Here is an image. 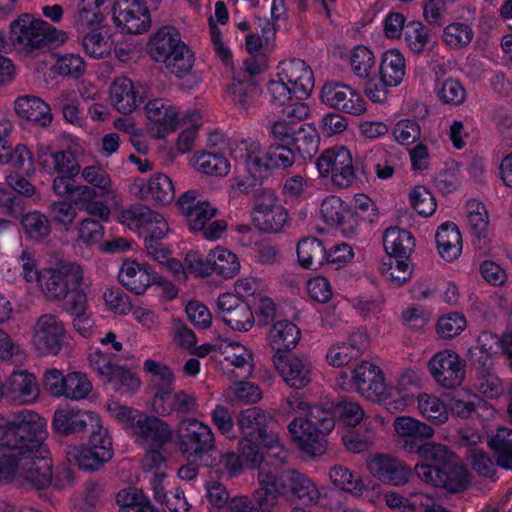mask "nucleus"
I'll return each instance as SVG.
<instances>
[{"label": "nucleus", "instance_id": "nucleus-2", "mask_svg": "<svg viewBox=\"0 0 512 512\" xmlns=\"http://www.w3.org/2000/svg\"><path fill=\"white\" fill-rule=\"evenodd\" d=\"M235 160H242L251 173H267L269 169H287L296 162V155L287 144L272 143L266 152L258 140L247 139L234 142L229 147Z\"/></svg>", "mask_w": 512, "mask_h": 512}, {"label": "nucleus", "instance_id": "nucleus-45", "mask_svg": "<svg viewBox=\"0 0 512 512\" xmlns=\"http://www.w3.org/2000/svg\"><path fill=\"white\" fill-rule=\"evenodd\" d=\"M21 226L26 237L36 243L44 242L52 232V225L48 216L36 210L22 216Z\"/></svg>", "mask_w": 512, "mask_h": 512}, {"label": "nucleus", "instance_id": "nucleus-12", "mask_svg": "<svg viewBox=\"0 0 512 512\" xmlns=\"http://www.w3.org/2000/svg\"><path fill=\"white\" fill-rule=\"evenodd\" d=\"M32 342L41 353L57 355L66 342L64 322L53 313L40 315L32 327Z\"/></svg>", "mask_w": 512, "mask_h": 512}, {"label": "nucleus", "instance_id": "nucleus-63", "mask_svg": "<svg viewBox=\"0 0 512 512\" xmlns=\"http://www.w3.org/2000/svg\"><path fill=\"white\" fill-rule=\"evenodd\" d=\"M474 386L481 395L488 399H498L504 393L503 383L495 369L477 373Z\"/></svg>", "mask_w": 512, "mask_h": 512}, {"label": "nucleus", "instance_id": "nucleus-52", "mask_svg": "<svg viewBox=\"0 0 512 512\" xmlns=\"http://www.w3.org/2000/svg\"><path fill=\"white\" fill-rule=\"evenodd\" d=\"M66 454L71 465L78 466L85 471L98 470L109 461L100 458V456L97 457L98 453L96 451L84 446H69Z\"/></svg>", "mask_w": 512, "mask_h": 512}, {"label": "nucleus", "instance_id": "nucleus-58", "mask_svg": "<svg viewBox=\"0 0 512 512\" xmlns=\"http://www.w3.org/2000/svg\"><path fill=\"white\" fill-rule=\"evenodd\" d=\"M174 54L168 57L164 63L167 70L177 77L186 76L193 68L195 57L191 49L186 45L177 46Z\"/></svg>", "mask_w": 512, "mask_h": 512}, {"label": "nucleus", "instance_id": "nucleus-17", "mask_svg": "<svg viewBox=\"0 0 512 512\" xmlns=\"http://www.w3.org/2000/svg\"><path fill=\"white\" fill-rule=\"evenodd\" d=\"M112 11L114 22L122 33L140 34L150 26L148 7L139 0H116Z\"/></svg>", "mask_w": 512, "mask_h": 512}, {"label": "nucleus", "instance_id": "nucleus-10", "mask_svg": "<svg viewBox=\"0 0 512 512\" xmlns=\"http://www.w3.org/2000/svg\"><path fill=\"white\" fill-rule=\"evenodd\" d=\"M46 438L32 451H23L18 463L17 479L36 489L48 486L52 481V461L47 457V449L43 445Z\"/></svg>", "mask_w": 512, "mask_h": 512}, {"label": "nucleus", "instance_id": "nucleus-25", "mask_svg": "<svg viewBox=\"0 0 512 512\" xmlns=\"http://www.w3.org/2000/svg\"><path fill=\"white\" fill-rule=\"evenodd\" d=\"M145 98L142 86L126 77L116 78L110 86V100L115 109L125 115L132 113Z\"/></svg>", "mask_w": 512, "mask_h": 512}, {"label": "nucleus", "instance_id": "nucleus-26", "mask_svg": "<svg viewBox=\"0 0 512 512\" xmlns=\"http://www.w3.org/2000/svg\"><path fill=\"white\" fill-rule=\"evenodd\" d=\"M273 362L284 381L291 388L301 389L311 381V368L301 358L292 354H275Z\"/></svg>", "mask_w": 512, "mask_h": 512}, {"label": "nucleus", "instance_id": "nucleus-54", "mask_svg": "<svg viewBox=\"0 0 512 512\" xmlns=\"http://www.w3.org/2000/svg\"><path fill=\"white\" fill-rule=\"evenodd\" d=\"M380 271L387 281L400 287L410 279L413 269L409 259L388 257V262L382 263Z\"/></svg>", "mask_w": 512, "mask_h": 512}, {"label": "nucleus", "instance_id": "nucleus-15", "mask_svg": "<svg viewBox=\"0 0 512 512\" xmlns=\"http://www.w3.org/2000/svg\"><path fill=\"white\" fill-rule=\"evenodd\" d=\"M216 306L218 317L234 331L247 332L255 324L250 304L237 295L221 294Z\"/></svg>", "mask_w": 512, "mask_h": 512}, {"label": "nucleus", "instance_id": "nucleus-19", "mask_svg": "<svg viewBox=\"0 0 512 512\" xmlns=\"http://www.w3.org/2000/svg\"><path fill=\"white\" fill-rule=\"evenodd\" d=\"M277 77L291 85L297 100L309 97L314 88V76L311 68L301 59L285 60L280 63Z\"/></svg>", "mask_w": 512, "mask_h": 512}, {"label": "nucleus", "instance_id": "nucleus-43", "mask_svg": "<svg viewBox=\"0 0 512 512\" xmlns=\"http://www.w3.org/2000/svg\"><path fill=\"white\" fill-rule=\"evenodd\" d=\"M393 426L397 434L405 438L404 443L406 441L420 443L432 438L435 434L432 426L409 416L397 417Z\"/></svg>", "mask_w": 512, "mask_h": 512}, {"label": "nucleus", "instance_id": "nucleus-33", "mask_svg": "<svg viewBox=\"0 0 512 512\" xmlns=\"http://www.w3.org/2000/svg\"><path fill=\"white\" fill-rule=\"evenodd\" d=\"M402 447L409 453L417 454L420 459L426 462L421 465L442 466L457 459L456 455L446 445L440 443L406 441Z\"/></svg>", "mask_w": 512, "mask_h": 512}, {"label": "nucleus", "instance_id": "nucleus-1", "mask_svg": "<svg viewBox=\"0 0 512 512\" xmlns=\"http://www.w3.org/2000/svg\"><path fill=\"white\" fill-rule=\"evenodd\" d=\"M236 423L241 434L238 443L241 455L251 468L261 465L264 460L261 447L274 449L279 444L274 417L259 407H250L238 413Z\"/></svg>", "mask_w": 512, "mask_h": 512}, {"label": "nucleus", "instance_id": "nucleus-64", "mask_svg": "<svg viewBox=\"0 0 512 512\" xmlns=\"http://www.w3.org/2000/svg\"><path fill=\"white\" fill-rule=\"evenodd\" d=\"M198 170L214 176H226L230 170V163L225 156L218 153L203 152L196 160Z\"/></svg>", "mask_w": 512, "mask_h": 512}, {"label": "nucleus", "instance_id": "nucleus-62", "mask_svg": "<svg viewBox=\"0 0 512 512\" xmlns=\"http://www.w3.org/2000/svg\"><path fill=\"white\" fill-rule=\"evenodd\" d=\"M81 45L84 52L94 59H102L108 56L111 51V44L97 29L83 33Z\"/></svg>", "mask_w": 512, "mask_h": 512}, {"label": "nucleus", "instance_id": "nucleus-20", "mask_svg": "<svg viewBox=\"0 0 512 512\" xmlns=\"http://www.w3.org/2000/svg\"><path fill=\"white\" fill-rule=\"evenodd\" d=\"M356 391L373 402L382 401L387 395V386L380 368L362 361L354 368Z\"/></svg>", "mask_w": 512, "mask_h": 512}, {"label": "nucleus", "instance_id": "nucleus-35", "mask_svg": "<svg viewBox=\"0 0 512 512\" xmlns=\"http://www.w3.org/2000/svg\"><path fill=\"white\" fill-rule=\"evenodd\" d=\"M383 245L388 257L409 259L415 248V239L408 230L389 227L384 233Z\"/></svg>", "mask_w": 512, "mask_h": 512}, {"label": "nucleus", "instance_id": "nucleus-27", "mask_svg": "<svg viewBox=\"0 0 512 512\" xmlns=\"http://www.w3.org/2000/svg\"><path fill=\"white\" fill-rule=\"evenodd\" d=\"M39 166L49 174L78 175L80 165L72 152L61 150L52 152L48 147H40L37 152Z\"/></svg>", "mask_w": 512, "mask_h": 512}, {"label": "nucleus", "instance_id": "nucleus-40", "mask_svg": "<svg viewBox=\"0 0 512 512\" xmlns=\"http://www.w3.org/2000/svg\"><path fill=\"white\" fill-rule=\"evenodd\" d=\"M450 409L454 416L461 419L482 420L494 414V410L489 403L475 394L467 399H453Z\"/></svg>", "mask_w": 512, "mask_h": 512}, {"label": "nucleus", "instance_id": "nucleus-28", "mask_svg": "<svg viewBox=\"0 0 512 512\" xmlns=\"http://www.w3.org/2000/svg\"><path fill=\"white\" fill-rule=\"evenodd\" d=\"M282 479V483L285 485L284 497L290 495L309 503L318 501L320 493L317 487L304 474L282 465Z\"/></svg>", "mask_w": 512, "mask_h": 512}, {"label": "nucleus", "instance_id": "nucleus-11", "mask_svg": "<svg viewBox=\"0 0 512 512\" xmlns=\"http://www.w3.org/2000/svg\"><path fill=\"white\" fill-rule=\"evenodd\" d=\"M322 177L330 175L332 183L339 188L350 187L355 180L352 156L346 147L325 150L316 161Z\"/></svg>", "mask_w": 512, "mask_h": 512}, {"label": "nucleus", "instance_id": "nucleus-6", "mask_svg": "<svg viewBox=\"0 0 512 512\" xmlns=\"http://www.w3.org/2000/svg\"><path fill=\"white\" fill-rule=\"evenodd\" d=\"M285 452L281 449L278 453L270 452L265 463L259 467L257 481L259 487L253 492L255 504L262 512H270L276 506L278 499L284 497L282 483V465L285 463Z\"/></svg>", "mask_w": 512, "mask_h": 512}, {"label": "nucleus", "instance_id": "nucleus-61", "mask_svg": "<svg viewBox=\"0 0 512 512\" xmlns=\"http://www.w3.org/2000/svg\"><path fill=\"white\" fill-rule=\"evenodd\" d=\"M213 273L224 278L234 277L240 270V263L236 254L224 248H216L212 251Z\"/></svg>", "mask_w": 512, "mask_h": 512}, {"label": "nucleus", "instance_id": "nucleus-36", "mask_svg": "<svg viewBox=\"0 0 512 512\" xmlns=\"http://www.w3.org/2000/svg\"><path fill=\"white\" fill-rule=\"evenodd\" d=\"M11 434L10 437H12ZM6 438V442L0 443V479L14 474L17 477L18 463L20 457L24 454L23 451H32L34 447H29L30 443L23 439V441H12Z\"/></svg>", "mask_w": 512, "mask_h": 512}, {"label": "nucleus", "instance_id": "nucleus-44", "mask_svg": "<svg viewBox=\"0 0 512 512\" xmlns=\"http://www.w3.org/2000/svg\"><path fill=\"white\" fill-rule=\"evenodd\" d=\"M225 361L234 366L232 374L238 379H247L253 375V353L238 343L230 344L226 348Z\"/></svg>", "mask_w": 512, "mask_h": 512}, {"label": "nucleus", "instance_id": "nucleus-60", "mask_svg": "<svg viewBox=\"0 0 512 512\" xmlns=\"http://www.w3.org/2000/svg\"><path fill=\"white\" fill-rule=\"evenodd\" d=\"M474 32L470 25L462 22H453L447 25L442 34V40L451 49H461L470 44Z\"/></svg>", "mask_w": 512, "mask_h": 512}, {"label": "nucleus", "instance_id": "nucleus-39", "mask_svg": "<svg viewBox=\"0 0 512 512\" xmlns=\"http://www.w3.org/2000/svg\"><path fill=\"white\" fill-rule=\"evenodd\" d=\"M436 243L440 256L446 261L457 259L462 251V238L454 223H443L437 230Z\"/></svg>", "mask_w": 512, "mask_h": 512}, {"label": "nucleus", "instance_id": "nucleus-3", "mask_svg": "<svg viewBox=\"0 0 512 512\" xmlns=\"http://www.w3.org/2000/svg\"><path fill=\"white\" fill-rule=\"evenodd\" d=\"M67 40V34L51 24L23 13L11 22L9 41L15 49L34 53L48 48L49 44H61Z\"/></svg>", "mask_w": 512, "mask_h": 512}, {"label": "nucleus", "instance_id": "nucleus-30", "mask_svg": "<svg viewBox=\"0 0 512 512\" xmlns=\"http://www.w3.org/2000/svg\"><path fill=\"white\" fill-rule=\"evenodd\" d=\"M14 109L19 117L40 127H48L53 119L50 106L37 96L18 97Z\"/></svg>", "mask_w": 512, "mask_h": 512}, {"label": "nucleus", "instance_id": "nucleus-48", "mask_svg": "<svg viewBox=\"0 0 512 512\" xmlns=\"http://www.w3.org/2000/svg\"><path fill=\"white\" fill-rule=\"evenodd\" d=\"M418 409L427 421L436 426L446 423L449 419L445 404L435 395L420 394L418 396Z\"/></svg>", "mask_w": 512, "mask_h": 512}, {"label": "nucleus", "instance_id": "nucleus-53", "mask_svg": "<svg viewBox=\"0 0 512 512\" xmlns=\"http://www.w3.org/2000/svg\"><path fill=\"white\" fill-rule=\"evenodd\" d=\"M180 34L176 28L172 26H164L160 28L149 40L147 49L149 55L155 61L162 59L166 50L174 43H179Z\"/></svg>", "mask_w": 512, "mask_h": 512}, {"label": "nucleus", "instance_id": "nucleus-23", "mask_svg": "<svg viewBox=\"0 0 512 512\" xmlns=\"http://www.w3.org/2000/svg\"><path fill=\"white\" fill-rule=\"evenodd\" d=\"M118 278L124 287L137 295L143 294L152 284L161 286L165 282L150 266L141 265L136 261H125Z\"/></svg>", "mask_w": 512, "mask_h": 512}, {"label": "nucleus", "instance_id": "nucleus-59", "mask_svg": "<svg viewBox=\"0 0 512 512\" xmlns=\"http://www.w3.org/2000/svg\"><path fill=\"white\" fill-rule=\"evenodd\" d=\"M288 219V211L282 205L263 214H256L253 218L255 225L267 233L281 232Z\"/></svg>", "mask_w": 512, "mask_h": 512}, {"label": "nucleus", "instance_id": "nucleus-41", "mask_svg": "<svg viewBox=\"0 0 512 512\" xmlns=\"http://www.w3.org/2000/svg\"><path fill=\"white\" fill-rule=\"evenodd\" d=\"M319 141L317 130L310 124L301 123L288 145L295 155L310 160L318 151Z\"/></svg>", "mask_w": 512, "mask_h": 512}, {"label": "nucleus", "instance_id": "nucleus-16", "mask_svg": "<svg viewBox=\"0 0 512 512\" xmlns=\"http://www.w3.org/2000/svg\"><path fill=\"white\" fill-rule=\"evenodd\" d=\"M428 366L436 382L446 389L458 387L465 378V361L452 350L436 353Z\"/></svg>", "mask_w": 512, "mask_h": 512}, {"label": "nucleus", "instance_id": "nucleus-37", "mask_svg": "<svg viewBox=\"0 0 512 512\" xmlns=\"http://www.w3.org/2000/svg\"><path fill=\"white\" fill-rule=\"evenodd\" d=\"M300 329L287 320L278 321L270 330L269 342L275 354H287L300 340Z\"/></svg>", "mask_w": 512, "mask_h": 512}, {"label": "nucleus", "instance_id": "nucleus-5", "mask_svg": "<svg viewBox=\"0 0 512 512\" xmlns=\"http://www.w3.org/2000/svg\"><path fill=\"white\" fill-rule=\"evenodd\" d=\"M178 447L183 456L192 461H202L205 466L216 465L211 459L215 450V436L209 425L196 419H183L177 426Z\"/></svg>", "mask_w": 512, "mask_h": 512}, {"label": "nucleus", "instance_id": "nucleus-34", "mask_svg": "<svg viewBox=\"0 0 512 512\" xmlns=\"http://www.w3.org/2000/svg\"><path fill=\"white\" fill-rule=\"evenodd\" d=\"M467 222L473 236L474 245L479 250H484L488 245V213L485 206L476 201L470 200L467 203Z\"/></svg>", "mask_w": 512, "mask_h": 512}, {"label": "nucleus", "instance_id": "nucleus-21", "mask_svg": "<svg viewBox=\"0 0 512 512\" xmlns=\"http://www.w3.org/2000/svg\"><path fill=\"white\" fill-rule=\"evenodd\" d=\"M133 435L141 445L163 448L171 440L172 430L161 418L142 414L135 422Z\"/></svg>", "mask_w": 512, "mask_h": 512}, {"label": "nucleus", "instance_id": "nucleus-49", "mask_svg": "<svg viewBox=\"0 0 512 512\" xmlns=\"http://www.w3.org/2000/svg\"><path fill=\"white\" fill-rule=\"evenodd\" d=\"M198 406V400L194 394L179 390L174 392L166 404V411L158 415L168 416L175 413L177 418L181 421L188 419V415L195 414L198 410Z\"/></svg>", "mask_w": 512, "mask_h": 512}, {"label": "nucleus", "instance_id": "nucleus-47", "mask_svg": "<svg viewBox=\"0 0 512 512\" xmlns=\"http://www.w3.org/2000/svg\"><path fill=\"white\" fill-rule=\"evenodd\" d=\"M405 59L398 49H390L383 53L379 67V74L389 84L399 85L405 76Z\"/></svg>", "mask_w": 512, "mask_h": 512}, {"label": "nucleus", "instance_id": "nucleus-55", "mask_svg": "<svg viewBox=\"0 0 512 512\" xmlns=\"http://www.w3.org/2000/svg\"><path fill=\"white\" fill-rule=\"evenodd\" d=\"M228 92L240 109L247 110L255 95L258 94V88L253 78H234L228 87Z\"/></svg>", "mask_w": 512, "mask_h": 512}, {"label": "nucleus", "instance_id": "nucleus-8", "mask_svg": "<svg viewBox=\"0 0 512 512\" xmlns=\"http://www.w3.org/2000/svg\"><path fill=\"white\" fill-rule=\"evenodd\" d=\"M415 472L421 481L450 493L462 492L470 484L468 470L457 459L442 466L416 465Z\"/></svg>", "mask_w": 512, "mask_h": 512}, {"label": "nucleus", "instance_id": "nucleus-42", "mask_svg": "<svg viewBox=\"0 0 512 512\" xmlns=\"http://www.w3.org/2000/svg\"><path fill=\"white\" fill-rule=\"evenodd\" d=\"M322 218L329 226L352 227V210L337 196L327 197L321 204Z\"/></svg>", "mask_w": 512, "mask_h": 512}, {"label": "nucleus", "instance_id": "nucleus-13", "mask_svg": "<svg viewBox=\"0 0 512 512\" xmlns=\"http://www.w3.org/2000/svg\"><path fill=\"white\" fill-rule=\"evenodd\" d=\"M320 98L325 105L342 113L360 116L366 112V103L360 93L341 82L325 83Z\"/></svg>", "mask_w": 512, "mask_h": 512}, {"label": "nucleus", "instance_id": "nucleus-51", "mask_svg": "<svg viewBox=\"0 0 512 512\" xmlns=\"http://www.w3.org/2000/svg\"><path fill=\"white\" fill-rule=\"evenodd\" d=\"M430 30L419 21H409L404 29V43L415 55L423 54L430 42Z\"/></svg>", "mask_w": 512, "mask_h": 512}, {"label": "nucleus", "instance_id": "nucleus-38", "mask_svg": "<svg viewBox=\"0 0 512 512\" xmlns=\"http://www.w3.org/2000/svg\"><path fill=\"white\" fill-rule=\"evenodd\" d=\"M297 257L302 268L318 270L326 262L327 250L318 238H303L297 244Z\"/></svg>", "mask_w": 512, "mask_h": 512}, {"label": "nucleus", "instance_id": "nucleus-32", "mask_svg": "<svg viewBox=\"0 0 512 512\" xmlns=\"http://www.w3.org/2000/svg\"><path fill=\"white\" fill-rule=\"evenodd\" d=\"M368 336L364 331L353 333L348 343H342L332 346L327 355V361L330 365L340 367L348 364L351 360L358 358L366 349Z\"/></svg>", "mask_w": 512, "mask_h": 512}, {"label": "nucleus", "instance_id": "nucleus-50", "mask_svg": "<svg viewBox=\"0 0 512 512\" xmlns=\"http://www.w3.org/2000/svg\"><path fill=\"white\" fill-rule=\"evenodd\" d=\"M488 445L496 456L497 464L505 469H512V430L499 428Z\"/></svg>", "mask_w": 512, "mask_h": 512}, {"label": "nucleus", "instance_id": "nucleus-46", "mask_svg": "<svg viewBox=\"0 0 512 512\" xmlns=\"http://www.w3.org/2000/svg\"><path fill=\"white\" fill-rule=\"evenodd\" d=\"M329 476L332 482L345 492L358 498H365L369 493L367 486L360 477L346 467L336 465L330 469Z\"/></svg>", "mask_w": 512, "mask_h": 512}, {"label": "nucleus", "instance_id": "nucleus-29", "mask_svg": "<svg viewBox=\"0 0 512 512\" xmlns=\"http://www.w3.org/2000/svg\"><path fill=\"white\" fill-rule=\"evenodd\" d=\"M39 395L34 375L26 371H15L7 379L6 397L19 403H32Z\"/></svg>", "mask_w": 512, "mask_h": 512}, {"label": "nucleus", "instance_id": "nucleus-18", "mask_svg": "<svg viewBox=\"0 0 512 512\" xmlns=\"http://www.w3.org/2000/svg\"><path fill=\"white\" fill-rule=\"evenodd\" d=\"M149 129L158 138L174 132L181 124V117L176 106L163 99H154L145 106Z\"/></svg>", "mask_w": 512, "mask_h": 512}, {"label": "nucleus", "instance_id": "nucleus-56", "mask_svg": "<svg viewBox=\"0 0 512 512\" xmlns=\"http://www.w3.org/2000/svg\"><path fill=\"white\" fill-rule=\"evenodd\" d=\"M162 217L161 214L142 204L132 205L122 212L123 223L135 228L143 227L147 229Z\"/></svg>", "mask_w": 512, "mask_h": 512}, {"label": "nucleus", "instance_id": "nucleus-4", "mask_svg": "<svg viewBox=\"0 0 512 512\" xmlns=\"http://www.w3.org/2000/svg\"><path fill=\"white\" fill-rule=\"evenodd\" d=\"M177 206L185 217L190 230L200 232L203 238L217 240L227 229L223 219L211 221L218 214V209L204 200L196 190L184 192L177 200Z\"/></svg>", "mask_w": 512, "mask_h": 512}, {"label": "nucleus", "instance_id": "nucleus-31", "mask_svg": "<svg viewBox=\"0 0 512 512\" xmlns=\"http://www.w3.org/2000/svg\"><path fill=\"white\" fill-rule=\"evenodd\" d=\"M139 197L146 201L166 205L175 197V190L171 179L163 174H153L147 183L137 184Z\"/></svg>", "mask_w": 512, "mask_h": 512}, {"label": "nucleus", "instance_id": "nucleus-7", "mask_svg": "<svg viewBox=\"0 0 512 512\" xmlns=\"http://www.w3.org/2000/svg\"><path fill=\"white\" fill-rule=\"evenodd\" d=\"M84 280L82 267L73 261H65L55 268L44 269L39 275V285L45 297L53 302H60L77 288Z\"/></svg>", "mask_w": 512, "mask_h": 512}, {"label": "nucleus", "instance_id": "nucleus-9", "mask_svg": "<svg viewBox=\"0 0 512 512\" xmlns=\"http://www.w3.org/2000/svg\"><path fill=\"white\" fill-rule=\"evenodd\" d=\"M13 436L12 441L28 439L29 447L39 446V442L46 438L47 432L42 418L31 410H22L14 415L13 420H7L0 413V443L6 442L7 436Z\"/></svg>", "mask_w": 512, "mask_h": 512}, {"label": "nucleus", "instance_id": "nucleus-22", "mask_svg": "<svg viewBox=\"0 0 512 512\" xmlns=\"http://www.w3.org/2000/svg\"><path fill=\"white\" fill-rule=\"evenodd\" d=\"M292 438L302 451L310 456H320L326 451V435L317 426L304 421V418L294 419L288 426Z\"/></svg>", "mask_w": 512, "mask_h": 512}, {"label": "nucleus", "instance_id": "nucleus-14", "mask_svg": "<svg viewBox=\"0 0 512 512\" xmlns=\"http://www.w3.org/2000/svg\"><path fill=\"white\" fill-rule=\"evenodd\" d=\"M369 473L383 484L401 487L406 485L411 477V468L400 459L383 453L370 456L366 461Z\"/></svg>", "mask_w": 512, "mask_h": 512}, {"label": "nucleus", "instance_id": "nucleus-24", "mask_svg": "<svg viewBox=\"0 0 512 512\" xmlns=\"http://www.w3.org/2000/svg\"><path fill=\"white\" fill-rule=\"evenodd\" d=\"M98 422V415L92 412L60 407L53 416V427L62 435L79 434L94 428Z\"/></svg>", "mask_w": 512, "mask_h": 512}, {"label": "nucleus", "instance_id": "nucleus-57", "mask_svg": "<svg viewBox=\"0 0 512 512\" xmlns=\"http://www.w3.org/2000/svg\"><path fill=\"white\" fill-rule=\"evenodd\" d=\"M200 119V114L196 111L182 115L180 125L184 126V129L176 143L179 152L186 153L193 148L198 129L201 125Z\"/></svg>", "mask_w": 512, "mask_h": 512}]
</instances>
